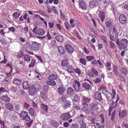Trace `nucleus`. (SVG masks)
<instances>
[{"mask_svg": "<svg viewBox=\"0 0 128 128\" xmlns=\"http://www.w3.org/2000/svg\"><path fill=\"white\" fill-rule=\"evenodd\" d=\"M119 20L121 23L124 24L126 22V18L124 14H121L120 16Z\"/></svg>", "mask_w": 128, "mask_h": 128, "instance_id": "obj_10", "label": "nucleus"}, {"mask_svg": "<svg viewBox=\"0 0 128 128\" xmlns=\"http://www.w3.org/2000/svg\"><path fill=\"white\" fill-rule=\"evenodd\" d=\"M101 106V105L98 104L92 107V114L93 115L96 114L98 111V109H96V108L97 107H99V108H100Z\"/></svg>", "mask_w": 128, "mask_h": 128, "instance_id": "obj_8", "label": "nucleus"}, {"mask_svg": "<svg viewBox=\"0 0 128 128\" xmlns=\"http://www.w3.org/2000/svg\"><path fill=\"white\" fill-rule=\"evenodd\" d=\"M73 107L75 109H76L78 110H79L80 109V107L79 106L76 104H74V105Z\"/></svg>", "mask_w": 128, "mask_h": 128, "instance_id": "obj_64", "label": "nucleus"}, {"mask_svg": "<svg viewBox=\"0 0 128 128\" xmlns=\"http://www.w3.org/2000/svg\"><path fill=\"white\" fill-rule=\"evenodd\" d=\"M91 83L88 80V82H84L82 84V87L87 90H89L90 87V84Z\"/></svg>", "mask_w": 128, "mask_h": 128, "instance_id": "obj_9", "label": "nucleus"}, {"mask_svg": "<svg viewBox=\"0 0 128 128\" xmlns=\"http://www.w3.org/2000/svg\"><path fill=\"white\" fill-rule=\"evenodd\" d=\"M109 36L110 39L113 41H115L116 40L118 36H117L112 34L111 31L109 32Z\"/></svg>", "mask_w": 128, "mask_h": 128, "instance_id": "obj_13", "label": "nucleus"}, {"mask_svg": "<svg viewBox=\"0 0 128 128\" xmlns=\"http://www.w3.org/2000/svg\"><path fill=\"white\" fill-rule=\"evenodd\" d=\"M55 39L60 42H62L63 41L64 39L63 37L61 36H57L55 37Z\"/></svg>", "mask_w": 128, "mask_h": 128, "instance_id": "obj_27", "label": "nucleus"}, {"mask_svg": "<svg viewBox=\"0 0 128 128\" xmlns=\"http://www.w3.org/2000/svg\"><path fill=\"white\" fill-rule=\"evenodd\" d=\"M74 20L72 18L70 20V24H71V26L72 28H74L75 26V24H72L74 22Z\"/></svg>", "mask_w": 128, "mask_h": 128, "instance_id": "obj_51", "label": "nucleus"}, {"mask_svg": "<svg viewBox=\"0 0 128 128\" xmlns=\"http://www.w3.org/2000/svg\"><path fill=\"white\" fill-rule=\"evenodd\" d=\"M112 24V22L111 21H108L106 22V24L108 27H109L111 26Z\"/></svg>", "mask_w": 128, "mask_h": 128, "instance_id": "obj_57", "label": "nucleus"}, {"mask_svg": "<svg viewBox=\"0 0 128 128\" xmlns=\"http://www.w3.org/2000/svg\"><path fill=\"white\" fill-rule=\"evenodd\" d=\"M79 61L80 63L84 65H86V62L84 58H81L79 59Z\"/></svg>", "mask_w": 128, "mask_h": 128, "instance_id": "obj_41", "label": "nucleus"}, {"mask_svg": "<svg viewBox=\"0 0 128 128\" xmlns=\"http://www.w3.org/2000/svg\"><path fill=\"white\" fill-rule=\"evenodd\" d=\"M83 105H84V107H82L83 110L86 113H87L88 111V104L87 103L85 104H83Z\"/></svg>", "mask_w": 128, "mask_h": 128, "instance_id": "obj_33", "label": "nucleus"}, {"mask_svg": "<svg viewBox=\"0 0 128 128\" xmlns=\"http://www.w3.org/2000/svg\"><path fill=\"white\" fill-rule=\"evenodd\" d=\"M90 100V99L88 98L83 96L82 98V103L85 104L89 102Z\"/></svg>", "mask_w": 128, "mask_h": 128, "instance_id": "obj_23", "label": "nucleus"}, {"mask_svg": "<svg viewBox=\"0 0 128 128\" xmlns=\"http://www.w3.org/2000/svg\"><path fill=\"white\" fill-rule=\"evenodd\" d=\"M80 7L82 9L84 10L86 8V6L85 4L82 1H80L79 3Z\"/></svg>", "mask_w": 128, "mask_h": 128, "instance_id": "obj_14", "label": "nucleus"}, {"mask_svg": "<svg viewBox=\"0 0 128 128\" xmlns=\"http://www.w3.org/2000/svg\"><path fill=\"white\" fill-rule=\"evenodd\" d=\"M22 86L24 89L27 90L29 87L28 83L27 82H24L22 83Z\"/></svg>", "mask_w": 128, "mask_h": 128, "instance_id": "obj_26", "label": "nucleus"}, {"mask_svg": "<svg viewBox=\"0 0 128 128\" xmlns=\"http://www.w3.org/2000/svg\"><path fill=\"white\" fill-rule=\"evenodd\" d=\"M73 85L74 88L75 90L78 92L79 90V87L80 86V83L76 80H74L73 82Z\"/></svg>", "mask_w": 128, "mask_h": 128, "instance_id": "obj_5", "label": "nucleus"}, {"mask_svg": "<svg viewBox=\"0 0 128 128\" xmlns=\"http://www.w3.org/2000/svg\"><path fill=\"white\" fill-rule=\"evenodd\" d=\"M71 116L69 113H67L62 114L60 116V118L63 120L66 121L68 120L70 118Z\"/></svg>", "mask_w": 128, "mask_h": 128, "instance_id": "obj_6", "label": "nucleus"}, {"mask_svg": "<svg viewBox=\"0 0 128 128\" xmlns=\"http://www.w3.org/2000/svg\"><path fill=\"white\" fill-rule=\"evenodd\" d=\"M65 47L66 49L68 52L71 53L73 52V48L70 46L68 44H66V45Z\"/></svg>", "mask_w": 128, "mask_h": 128, "instance_id": "obj_15", "label": "nucleus"}, {"mask_svg": "<svg viewBox=\"0 0 128 128\" xmlns=\"http://www.w3.org/2000/svg\"><path fill=\"white\" fill-rule=\"evenodd\" d=\"M91 64L93 65L96 66L97 64V60H96L94 59L92 60L91 62Z\"/></svg>", "mask_w": 128, "mask_h": 128, "instance_id": "obj_53", "label": "nucleus"}, {"mask_svg": "<svg viewBox=\"0 0 128 128\" xmlns=\"http://www.w3.org/2000/svg\"><path fill=\"white\" fill-rule=\"evenodd\" d=\"M95 2L94 1H91L89 3L90 7L91 8H93L95 6Z\"/></svg>", "mask_w": 128, "mask_h": 128, "instance_id": "obj_44", "label": "nucleus"}, {"mask_svg": "<svg viewBox=\"0 0 128 128\" xmlns=\"http://www.w3.org/2000/svg\"><path fill=\"white\" fill-rule=\"evenodd\" d=\"M17 87L16 86L15 87L12 86L11 88V90L14 92H16L17 90Z\"/></svg>", "mask_w": 128, "mask_h": 128, "instance_id": "obj_52", "label": "nucleus"}, {"mask_svg": "<svg viewBox=\"0 0 128 128\" xmlns=\"http://www.w3.org/2000/svg\"><path fill=\"white\" fill-rule=\"evenodd\" d=\"M12 16L13 18H18L17 15V12H16L13 13L12 15Z\"/></svg>", "mask_w": 128, "mask_h": 128, "instance_id": "obj_60", "label": "nucleus"}, {"mask_svg": "<svg viewBox=\"0 0 128 128\" xmlns=\"http://www.w3.org/2000/svg\"><path fill=\"white\" fill-rule=\"evenodd\" d=\"M95 98L99 100H100L102 99L101 94L100 92H97L95 93L94 95Z\"/></svg>", "mask_w": 128, "mask_h": 128, "instance_id": "obj_16", "label": "nucleus"}, {"mask_svg": "<svg viewBox=\"0 0 128 128\" xmlns=\"http://www.w3.org/2000/svg\"><path fill=\"white\" fill-rule=\"evenodd\" d=\"M74 71L78 74V75H80V74L81 71L79 68H76L75 69H74Z\"/></svg>", "mask_w": 128, "mask_h": 128, "instance_id": "obj_48", "label": "nucleus"}, {"mask_svg": "<svg viewBox=\"0 0 128 128\" xmlns=\"http://www.w3.org/2000/svg\"><path fill=\"white\" fill-rule=\"evenodd\" d=\"M58 52L60 54H62L64 53V49L62 47L59 46L58 47Z\"/></svg>", "mask_w": 128, "mask_h": 128, "instance_id": "obj_36", "label": "nucleus"}, {"mask_svg": "<svg viewBox=\"0 0 128 128\" xmlns=\"http://www.w3.org/2000/svg\"><path fill=\"white\" fill-rule=\"evenodd\" d=\"M8 30L14 32L15 31V28L13 26H12L11 27L9 28H8Z\"/></svg>", "mask_w": 128, "mask_h": 128, "instance_id": "obj_61", "label": "nucleus"}, {"mask_svg": "<svg viewBox=\"0 0 128 128\" xmlns=\"http://www.w3.org/2000/svg\"><path fill=\"white\" fill-rule=\"evenodd\" d=\"M69 63L68 60L66 59H65L62 60L61 62L62 65L64 66H66L68 65Z\"/></svg>", "mask_w": 128, "mask_h": 128, "instance_id": "obj_34", "label": "nucleus"}, {"mask_svg": "<svg viewBox=\"0 0 128 128\" xmlns=\"http://www.w3.org/2000/svg\"><path fill=\"white\" fill-rule=\"evenodd\" d=\"M65 89L63 87H59L58 89V92L60 94H63L65 91Z\"/></svg>", "mask_w": 128, "mask_h": 128, "instance_id": "obj_30", "label": "nucleus"}, {"mask_svg": "<svg viewBox=\"0 0 128 128\" xmlns=\"http://www.w3.org/2000/svg\"><path fill=\"white\" fill-rule=\"evenodd\" d=\"M57 78V76L56 74H51L48 77V80H54L56 79Z\"/></svg>", "mask_w": 128, "mask_h": 128, "instance_id": "obj_25", "label": "nucleus"}, {"mask_svg": "<svg viewBox=\"0 0 128 128\" xmlns=\"http://www.w3.org/2000/svg\"><path fill=\"white\" fill-rule=\"evenodd\" d=\"M35 90L36 91H38L41 88L40 86L38 84H34L30 86Z\"/></svg>", "mask_w": 128, "mask_h": 128, "instance_id": "obj_11", "label": "nucleus"}, {"mask_svg": "<svg viewBox=\"0 0 128 128\" xmlns=\"http://www.w3.org/2000/svg\"><path fill=\"white\" fill-rule=\"evenodd\" d=\"M5 107L6 109L11 111L14 110V108L12 104L11 103H8L6 104L5 105Z\"/></svg>", "mask_w": 128, "mask_h": 128, "instance_id": "obj_12", "label": "nucleus"}, {"mask_svg": "<svg viewBox=\"0 0 128 128\" xmlns=\"http://www.w3.org/2000/svg\"><path fill=\"white\" fill-rule=\"evenodd\" d=\"M105 66L107 67V70L108 71H110L111 70V64L109 62H106L105 64Z\"/></svg>", "mask_w": 128, "mask_h": 128, "instance_id": "obj_28", "label": "nucleus"}, {"mask_svg": "<svg viewBox=\"0 0 128 128\" xmlns=\"http://www.w3.org/2000/svg\"><path fill=\"white\" fill-rule=\"evenodd\" d=\"M6 33V32L4 31V29H2L0 30V34L1 35L4 36Z\"/></svg>", "mask_w": 128, "mask_h": 128, "instance_id": "obj_55", "label": "nucleus"}, {"mask_svg": "<svg viewBox=\"0 0 128 128\" xmlns=\"http://www.w3.org/2000/svg\"><path fill=\"white\" fill-rule=\"evenodd\" d=\"M24 60L27 61V63H29L31 60V56L28 55L24 54L23 56Z\"/></svg>", "mask_w": 128, "mask_h": 128, "instance_id": "obj_22", "label": "nucleus"}, {"mask_svg": "<svg viewBox=\"0 0 128 128\" xmlns=\"http://www.w3.org/2000/svg\"><path fill=\"white\" fill-rule=\"evenodd\" d=\"M126 112L124 110L122 111L120 115L122 117H124L126 116Z\"/></svg>", "mask_w": 128, "mask_h": 128, "instance_id": "obj_43", "label": "nucleus"}, {"mask_svg": "<svg viewBox=\"0 0 128 128\" xmlns=\"http://www.w3.org/2000/svg\"><path fill=\"white\" fill-rule=\"evenodd\" d=\"M101 79L98 78H96L94 80V82L96 83H99L101 81Z\"/></svg>", "mask_w": 128, "mask_h": 128, "instance_id": "obj_49", "label": "nucleus"}, {"mask_svg": "<svg viewBox=\"0 0 128 128\" xmlns=\"http://www.w3.org/2000/svg\"><path fill=\"white\" fill-rule=\"evenodd\" d=\"M46 82V84L49 85L54 86L56 84V82L55 81L52 80H49Z\"/></svg>", "mask_w": 128, "mask_h": 128, "instance_id": "obj_21", "label": "nucleus"}, {"mask_svg": "<svg viewBox=\"0 0 128 128\" xmlns=\"http://www.w3.org/2000/svg\"><path fill=\"white\" fill-rule=\"evenodd\" d=\"M31 47L34 51L38 50L40 46V44L35 42H32L30 45Z\"/></svg>", "mask_w": 128, "mask_h": 128, "instance_id": "obj_4", "label": "nucleus"}, {"mask_svg": "<svg viewBox=\"0 0 128 128\" xmlns=\"http://www.w3.org/2000/svg\"><path fill=\"white\" fill-rule=\"evenodd\" d=\"M122 73L125 74H127V71L126 69L125 68H123L122 70Z\"/></svg>", "mask_w": 128, "mask_h": 128, "instance_id": "obj_63", "label": "nucleus"}, {"mask_svg": "<svg viewBox=\"0 0 128 128\" xmlns=\"http://www.w3.org/2000/svg\"><path fill=\"white\" fill-rule=\"evenodd\" d=\"M110 91L106 94V96L107 100L109 101H111L115 96L116 93L115 90L112 88Z\"/></svg>", "mask_w": 128, "mask_h": 128, "instance_id": "obj_1", "label": "nucleus"}, {"mask_svg": "<svg viewBox=\"0 0 128 128\" xmlns=\"http://www.w3.org/2000/svg\"><path fill=\"white\" fill-rule=\"evenodd\" d=\"M44 33V31L42 29L39 28L37 30V32L35 34L40 35H43Z\"/></svg>", "mask_w": 128, "mask_h": 128, "instance_id": "obj_24", "label": "nucleus"}, {"mask_svg": "<svg viewBox=\"0 0 128 128\" xmlns=\"http://www.w3.org/2000/svg\"><path fill=\"white\" fill-rule=\"evenodd\" d=\"M86 58L88 61H90L94 59V57L92 56H86Z\"/></svg>", "mask_w": 128, "mask_h": 128, "instance_id": "obj_45", "label": "nucleus"}, {"mask_svg": "<svg viewBox=\"0 0 128 128\" xmlns=\"http://www.w3.org/2000/svg\"><path fill=\"white\" fill-rule=\"evenodd\" d=\"M91 71L94 75V74L96 76H97L98 75V72L94 68H92L91 69Z\"/></svg>", "mask_w": 128, "mask_h": 128, "instance_id": "obj_47", "label": "nucleus"}, {"mask_svg": "<svg viewBox=\"0 0 128 128\" xmlns=\"http://www.w3.org/2000/svg\"><path fill=\"white\" fill-rule=\"evenodd\" d=\"M98 16L102 22H103L105 18V13L102 11H100L98 14Z\"/></svg>", "mask_w": 128, "mask_h": 128, "instance_id": "obj_18", "label": "nucleus"}, {"mask_svg": "<svg viewBox=\"0 0 128 128\" xmlns=\"http://www.w3.org/2000/svg\"><path fill=\"white\" fill-rule=\"evenodd\" d=\"M0 99L2 100L4 102H9L10 99L8 96H2L0 97Z\"/></svg>", "mask_w": 128, "mask_h": 128, "instance_id": "obj_17", "label": "nucleus"}, {"mask_svg": "<svg viewBox=\"0 0 128 128\" xmlns=\"http://www.w3.org/2000/svg\"><path fill=\"white\" fill-rule=\"evenodd\" d=\"M66 98L67 96L66 95H63L62 97H61L60 98V100L62 101H64L66 100Z\"/></svg>", "mask_w": 128, "mask_h": 128, "instance_id": "obj_54", "label": "nucleus"}, {"mask_svg": "<svg viewBox=\"0 0 128 128\" xmlns=\"http://www.w3.org/2000/svg\"><path fill=\"white\" fill-rule=\"evenodd\" d=\"M29 113L31 116H33L34 114V112L33 109L31 108L29 110Z\"/></svg>", "mask_w": 128, "mask_h": 128, "instance_id": "obj_50", "label": "nucleus"}, {"mask_svg": "<svg viewBox=\"0 0 128 128\" xmlns=\"http://www.w3.org/2000/svg\"><path fill=\"white\" fill-rule=\"evenodd\" d=\"M80 96L77 94H75L74 96L72 98L73 100L78 102L80 100Z\"/></svg>", "mask_w": 128, "mask_h": 128, "instance_id": "obj_32", "label": "nucleus"}, {"mask_svg": "<svg viewBox=\"0 0 128 128\" xmlns=\"http://www.w3.org/2000/svg\"><path fill=\"white\" fill-rule=\"evenodd\" d=\"M67 93L70 95H73L74 94V90L71 88H69L67 89Z\"/></svg>", "mask_w": 128, "mask_h": 128, "instance_id": "obj_31", "label": "nucleus"}, {"mask_svg": "<svg viewBox=\"0 0 128 128\" xmlns=\"http://www.w3.org/2000/svg\"><path fill=\"white\" fill-rule=\"evenodd\" d=\"M67 71L70 74L74 72V69L71 65H68L67 67Z\"/></svg>", "mask_w": 128, "mask_h": 128, "instance_id": "obj_20", "label": "nucleus"}, {"mask_svg": "<svg viewBox=\"0 0 128 128\" xmlns=\"http://www.w3.org/2000/svg\"><path fill=\"white\" fill-rule=\"evenodd\" d=\"M109 92L107 91V90H103L102 91V92L103 94H104L105 96H106V94H108V92Z\"/></svg>", "mask_w": 128, "mask_h": 128, "instance_id": "obj_62", "label": "nucleus"}, {"mask_svg": "<svg viewBox=\"0 0 128 128\" xmlns=\"http://www.w3.org/2000/svg\"><path fill=\"white\" fill-rule=\"evenodd\" d=\"M86 125L85 123H83L81 124L80 128H86Z\"/></svg>", "mask_w": 128, "mask_h": 128, "instance_id": "obj_59", "label": "nucleus"}, {"mask_svg": "<svg viewBox=\"0 0 128 128\" xmlns=\"http://www.w3.org/2000/svg\"><path fill=\"white\" fill-rule=\"evenodd\" d=\"M119 32V30H118L116 28L114 27L112 29V32H111V33L114 34L118 36Z\"/></svg>", "mask_w": 128, "mask_h": 128, "instance_id": "obj_19", "label": "nucleus"}, {"mask_svg": "<svg viewBox=\"0 0 128 128\" xmlns=\"http://www.w3.org/2000/svg\"><path fill=\"white\" fill-rule=\"evenodd\" d=\"M20 117L23 120H25L26 121H29L30 120V118L28 116V112L25 111H23L21 112Z\"/></svg>", "mask_w": 128, "mask_h": 128, "instance_id": "obj_3", "label": "nucleus"}, {"mask_svg": "<svg viewBox=\"0 0 128 128\" xmlns=\"http://www.w3.org/2000/svg\"><path fill=\"white\" fill-rule=\"evenodd\" d=\"M13 82L14 83L17 85L20 84L21 83L20 80L17 78L14 79L13 80Z\"/></svg>", "mask_w": 128, "mask_h": 128, "instance_id": "obj_37", "label": "nucleus"}, {"mask_svg": "<svg viewBox=\"0 0 128 128\" xmlns=\"http://www.w3.org/2000/svg\"><path fill=\"white\" fill-rule=\"evenodd\" d=\"M110 45L111 48H113L115 46V44L112 42L110 41Z\"/></svg>", "mask_w": 128, "mask_h": 128, "instance_id": "obj_56", "label": "nucleus"}, {"mask_svg": "<svg viewBox=\"0 0 128 128\" xmlns=\"http://www.w3.org/2000/svg\"><path fill=\"white\" fill-rule=\"evenodd\" d=\"M23 31L25 34L26 36L28 37H31L32 36L31 34V32L30 31H28V27L26 26L23 28Z\"/></svg>", "mask_w": 128, "mask_h": 128, "instance_id": "obj_7", "label": "nucleus"}, {"mask_svg": "<svg viewBox=\"0 0 128 128\" xmlns=\"http://www.w3.org/2000/svg\"><path fill=\"white\" fill-rule=\"evenodd\" d=\"M118 47L120 50L122 48H125L127 47L128 45V41L126 39H121L119 42H116Z\"/></svg>", "mask_w": 128, "mask_h": 128, "instance_id": "obj_2", "label": "nucleus"}, {"mask_svg": "<svg viewBox=\"0 0 128 128\" xmlns=\"http://www.w3.org/2000/svg\"><path fill=\"white\" fill-rule=\"evenodd\" d=\"M88 75L90 78H92L94 76V75L92 72H90L88 73Z\"/></svg>", "mask_w": 128, "mask_h": 128, "instance_id": "obj_58", "label": "nucleus"}, {"mask_svg": "<svg viewBox=\"0 0 128 128\" xmlns=\"http://www.w3.org/2000/svg\"><path fill=\"white\" fill-rule=\"evenodd\" d=\"M100 37L104 41L106 45V46H108V42L107 41V39L106 36L103 35L101 36Z\"/></svg>", "mask_w": 128, "mask_h": 128, "instance_id": "obj_39", "label": "nucleus"}, {"mask_svg": "<svg viewBox=\"0 0 128 128\" xmlns=\"http://www.w3.org/2000/svg\"><path fill=\"white\" fill-rule=\"evenodd\" d=\"M41 109L45 112H47L48 109V107L46 105L43 104H41L40 106Z\"/></svg>", "mask_w": 128, "mask_h": 128, "instance_id": "obj_29", "label": "nucleus"}, {"mask_svg": "<svg viewBox=\"0 0 128 128\" xmlns=\"http://www.w3.org/2000/svg\"><path fill=\"white\" fill-rule=\"evenodd\" d=\"M6 66L7 67H9L11 69V72H12L13 70V65L12 63H8L6 64Z\"/></svg>", "mask_w": 128, "mask_h": 128, "instance_id": "obj_42", "label": "nucleus"}, {"mask_svg": "<svg viewBox=\"0 0 128 128\" xmlns=\"http://www.w3.org/2000/svg\"><path fill=\"white\" fill-rule=\"evenodd\" d=\"M30 89L28 91V93L30 95H33L34 94L36 90H35L33 89L32 87H30Z\"/></svg>", "mask_w": 128, "mask_h": 128, "instance_id": "obj_40", "label": "nucleus"}, {"mask_svg": "<svg viewBox=\"0 0 128 128\" xmlns=\"http://www.w3.org/2000/svg\"><path fill=\"white\" fill-rule=\"evenodd\" d=\"M52 126L55 127H58L59 126V123L56 122H52Z\"/></svg>", "mask_w": 128, "mask_h": 128, "instance_id": "obj_46", "label": "nucleus"}, {"mask_svg": "<svg viewBox=\"0 0 128 128\" xmlns=\"http://www.w3.org/2000/svg\"><path fill=\"white\" fill-rule=\"evenodd\" d=\"M71 102L69 101H66L64 103V109H66L68 107H70V106Z\"/></svg>", "mask_w": 128, "mask_h": 128, "instance_id": "obj_35", "label": "nucleus"}, {"mask_svg": "<svg viewBox=\"0 0 128 128\" xmlns=\"http://www.w3.org/2000/svg\"><path fill=\"white\" fill-rule=\"evenodd\" d=\"M36 62V61L34 59H32L31 62L28 66L29 68L33 67L34 66Z\"/></svg>", "mask_w": 128, "mask_h": 128, "instance_id": "obj_38", "label": "nucleus"}]
</instances>
